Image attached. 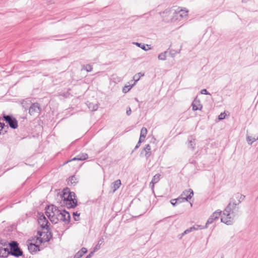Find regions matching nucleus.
Returning <instances> with one entry per match:
<instances>
[{"label": "nucleus", "instance_id": "f257e3e1", "mask_svg": "<svg viewBox=\"0 0 258 258\" xmlns=\"http://www.w3.org/2000/svg\"><path fill=\"white\" fill-rule=\"evenodd\" d=\"M46 214L50 221L54 224L59 221H63L65 223H68L70 220V215L66 210H58L53 205L48 206L46 208Z\"/></svg>", "mask_w": 258, "mask_h": 258}, {"label": "nucleus", "instance_id": "f03ea898", "mask_svg": "<svg viewBox=\"0 0 258 258\" xmlns=\"http://www.w3.org/2000/svg\"><path fill=\"white\" fill-rule=\"evenodd\" d=\"M236 203L231 202L228 204L221 216V221L222 222L227 225H231L234 222L236 216Z\"/></svg>", "mask_w": 258, "mask_h": 258}, {"label": "nucleus", "instance_id": "7ed1b4c3", "mask_svg": "<svg viewBox=\"0 0 258 258\" xmlns=\"http://www.w3.org/2000/svg\"><path fill=\"white\" fill-rule=\"evenodd\" d=\"M38 233L39 234V237L37 238L35 243L33 242L32 240L27 242L28 249L31 253L39 251V244L48 241L51 237L50 232L49 234H45V232H38Z\"/></svg>", "mask_w": 258, "mask_h": 258}, {"label": "nucleus", "instance_id": "20e7f679", "mask_svg": "<svg viewBox=\"0 0 258 258\" xmlns=\"http://www.w3.org/2000/svg\"><path fill=\"white\" fill-rule=\"evenodd\" d=\"M63 204L68 208H73L77 205V200L75 198V194L70 192L68 189H64L61 195Z\"/></svg>", "mask_w": 258, "mask_h": 258}, {"label": "nucleus", "instance_id": "39448f33", "mask_svg": "<svg viewBox=\"0 0 258 258\" xmlns=\"http://www.w3.org/2000/svg\"><path fill=\"white\" fill-rule=\"evenodd\" d=\"M188 11L186 8H181L180 10H176L173 14V17H175V19H178V17L181 19L185 18L188 15Z\"/></svg>", "mask_w": 258, "mask_h": 258}, {"label": "nucleus", "instance_id": "423d86ee", "mask_svg": "<svg viewBox=\"0 0 258 258\" xmlns=\"http://www.w3.org/2000/svg\"><path fill=\"white\" fill-rule=\"evenodd\" d=\"M221 214V211L220 210H217V211H215L214 213H213V214L208 219L205 228H207L208 224H212L215 220H216V219H218L219 218V216H220ZM198 227H199L200 228V229L204 228V227H200V226H198Z\"/></svg>", "mask_w": 258, "mask_h": 258}, {"label": "nucleus", "instance_id": "0eeeda50", "mask_svg": "<svg viewBox=\"0 0 258 258\" xmlns=\"http://www.w3.org/2000/svg\"><path fill=\"white\" fill-rule=\"evenodd\" d=\"M38 222L40 226L43 228V229H46L47 230V228L48 227V222L47 220L46 217L44 216L43 214H39V216L38 218ZM49 234L48 231H47L46 234Z\"/></svg>", "mask_w": 258, "mask_h": 258}, {"label": "nucleus", "instance_id": "6e6552de", "mask_svg": "<svg viewBox=\"0 0 258 258\" xmlns=\"http://www.w3.org/2000/svg\"><path fill=\"white\" fill-rule=\"evenodd\" d=\"M5 120L8 123L9 125L12 128H16L18 127V122L17 120L10 115H5Z\"/></svg>", "mask_w": 258, "mask_h": 258}, {"label": "nucleus", "instance_id": "1a4fd4ad", "mask_svg": "<svg viewBox=\"0 0 258 258\" xmlns=\"http://www.w3.org/2000/svg\"><path fill=\"white\" fill-rule=\"evenodd\" d=\"M171 12L169 10H166L162 13H161V17L163 20L167 22L174 21V17L171 18Z\"/></svg>", "mask_w": 258, "mask_h": 258}, {"label": "nucleus", "instance_id": "9d476101", "mask_svg": "<svg viewBox=\"0 0 258 258\" xmlns=\"http://www.w3.org/2000/svg\"><path fill=\"white\" fill-rule=\"evenodd\" d=\"M194 196V192L191 189L184 190L180 195L186 201H188Z\"/></svg>", "mask_w": 258, "mask_h": 258}, {"label": "nucleus", "instance_id": "9b49d317", "mask_svg": "<svg viewBox=\"0 0 258 258\" xmlns=\"http://www.w3.org/2000/svg\"><path fill=\"white\" fill-rule=\"evenodd\" d=\"M40 110V107L38 103H33L30 107L29 112L31 115H34L36 113H39Z\"/></svg>", "mask_w": 258, "mask_h": 258}, {"label": "nucleus", "instance_id": "f8f14e48", "mask_svg": "<svg viewBox=\"0 0 258 258\" xmlns=\"http://www.w3.org/2000/svg\"><path fill=\"white\" fill-rule=\"evenodd\" d=\"M192 109L194 111L201 110L203 105L201 103L200 100L196 97L192 102Z\"/></svg>", "mask_w": 258, "mask_h": 258}, {"label": "nucleus", "instance_id": "ddd939ff", "mask_svg": "<svg viewBox=\"0 0 258 258\" xmlns=\"http://www.w3.org/2000/svg\"><path fill=\"white\" fill-rule=\"evenodd\" d=\"M145 153V157L148 159L151 155V148L149 144H147L144 148L141 154Z\"/></svg>", "mask_w": 258, "mask_h": 258}, {"label": "nucleus", "instance_id": "4468645a", "mask_svg": "<svg viewBox=\"0 0 258 258\" xmlns=\"http://www.w3.org/2000/svg\"><path fill=\"white\" fill-rule=\"evenodd\" d=\"M121 184V183L120 179H117L112 182L110 185V188L112 189V192H114L117 189H118Z\"/></svg>", "mask_w": 258, "mask_h": 258}, {"label": "nucleus", "instance_id": "2eb2a0df", "mask_svg": "<svg viewBox=\"0 0 258 258\" xmlns=\"http://www.w3.org/2000/svg\"><path fill=\"white\" fill-rule=\"evenodd\" d=\"M10 254V250L8 247H0V256L6 257Z\"/></svg>", "mask_w": 258, "mask_h": 258}, {"label": "nucleus", "instance_id": "dca6fc26", "mask_svg": "<svg viewBox=\"0 0 258 258\" xmlns=\"http://www.w3.org/2000/svg\"><path fill=\"white\" fill-rule=\"evenodd\" d=\"M10 254L12 255H14L16 256H19L22 254V252L19 248V247L15 248L11 250H10Z\"/></svg>", "mask_w": 258, "mask_h": 258}, {"label": "nucleus", "instance_id": "f3484780", "mask_svg": "<svg viewBox=\"0 0 258 258\" xmlns=\"http://www.w3.org/2000/svg\"><path fill=\"white\" fill-rule=\"evenodd\" d=\"M160 174H156L152 178L151 182H150V186L152 189L154 188V184L157 183L160 180Z\"/></svg>", "mask_w": 258, "mask_h": 258}, {"label": "nucleus", "instance_id": "a211bd4d", "mask_svg": "<svg viewBox=\"0 0 258 258\" xmlns=\"http://www.w3.org/2000/svg\"><path fill=\"white\" fill-rule=\"evenodd\" d=\"M88 158V155L86 153H82L78 156H77L76 157L74 158L72 160H84Z\"/></svg>", "mask_w": 258, "mask_h": 258}, {"label": "nucleus", "instance_id": "6ab92c4d", "mask_svg": "<svg viewBox=\"0 0 258 258\" xmlns=\"http://www.w3.org/2000/svg\"><path fill=\"white\" fill-rule=\"evenodd\" d=\"M133 44H135L137 46L140 47L141 49L145 51L151 49V48L149 47V45L148 44L145 45V44H142V43H140L138 42H133Z\"/></svg>", "mask_w": 258, "mask_h": 258}, {"label": "nucleus", "instance_id": "aec40b11", "mask_svg": "<svg viewBox=\"0 0 258 258\" xmlns=\"http://www.w3.org/2000/svg\"><path fill=\"white\" fill-rule=\"evenodd\" d=\"M147 134V130L146 127H143L142 128L140 133V139L144 141Z\"/></svg>", "mask_w": 258, "mask_h": 258}, {"label": "nucleus", "instance_id": "412c9836", "mask_svg": "<svg viewBox=\"0 0 258 258\" xmlns=\"http://www.w3.org/2000/svg\"><path fill=\"white\" fill-rule=\"evenodd\" d=\"M195 139H193L192 137H190L188 139V147L191 148L192 150H194L196 146L195 142Z\"/></svg>", "mask_w": 258, "mask_h": 258}, {"label": "nucleus", "instance_id": "4be33fe9", "mask_svg": "<svg viewBox=\"0 0 258 258\" xmlns=\"http://www.w3.org/2000/svg\"><path fill=\"white\" fill-rule=\"evenodd\" d=\"M256 140H258V137H252L251 136H246V141L249 145H251L253 143H254Z\"/></svg>", "mask_w": 258, "mask_h": 258}, {"label": "nucleus", "instance_id": "5701e85b", "mask_svg": "<svg viewBox=\"0 0 258 258\" xmlns=\"http://www.w3.org/2000/svg\"><path fill=\"white\" fill-rule=\"evenodd\" d=\"M167 52L164 51V52L161 53L158 55V58L159 60H165L166 59V54Z\"/></svg>", "mask_w": 258, "mask_h": 258}, {"label": "nucleus", "instance_id": "b1692460", "mask_svg": "<svg viewBox=\"0 0 258 258\" xmlns=\"http://www.w3.org/2000/svg\"><path fill=\"white\" fill-rule=\"evenodd\" d=\"M135 84H133L132 85H125L123 89H122V92L124 93H127V92H128L133 87V86Z\"/></svg>", "mask_w": 258, "mask_h": 258}, {"label": "nucleus", "instance_id": "393cba45", "mask_svg": "<svg viewBox=\"0 0 258 258\" xmlns=\"http://www.w3.org/2000/svg\"><path fill=\"white\" fill-rule=\"evenodd\" d=\"M69 181L71 182V183L72 184H75L78 182V179L76 176L74 175V176H71L69 178Z\"/></svg>", "mask_w": 258, "mask_h": 258}, {"label": "nucleus", "instance_id": "a878e982", "mask_svg": "<svg viewBox=\"0 0 258 258\" xmlns=\"http://www.w3.org/2000/svg\"><path fill=\"white\" fill-rule=\"evenodd\" d=\"M143 76H144V74H142L141 73H139L137 74L136 75H135V76L134 77V79L135 80L134 84H135L136 83L140 80V78Z\"/></svg>", "mask_w": 258, "mask_h": 258}, {"label": "nucleus", "instance_id": "bb28decb", "mask_svg": "<svg viewBox=\"0 0 258 258\" xmlns=\"http://www.w3.org/2000/svg\"><path fill=\"white\" fill-rule=\"evenodd\" d=\"M9 244L10 247V250L14 249L15 248L18 247V244L16 241H12L11 242L9 243Z\"/></svg>", "mask_w": 258, "mask_h": 258}, {"label": "nucleus", "instance_id": "cd10ccee", "mask_svg": "<svg viewBox=\"0 0 258 258\" xmlns=\"http://www.w3.org/2000/svg\"><path fill=\"white\" fill-rule=\"evenodd\" d=\"M88 107L89 109L92 111L96 110L98 108V106L97 104H92L91 103L89 104Z\"/></svg>", "mask_w": 258, "mask_h": 258}, {"label": "nucleus", "instance_id": "c85d7f7f", "mask_svg": "<svg viewBox=\"0 0 258 258\" xmlns=\"http://www.w3.org/2000/svg\"><path fill=\"white\" fill-rule=\"evenodd\" d=\"M103 242V239H100L98 242V244L97 245L95 246V248H94V251H96V250H97L98 249H99V246L100 245H101Z\"/></svg>", "mask_w": 258, "mask_h": 258}, {"label": "nucleus", "instance_id": "c756f323", "mask_svg": "<svg viewBox=\"0 0 258 258\" xmlns=\"http://www.w3.org/2000/svg\"><path fill=\"white\" fill-rule=\"evenodd\" d=\"M84 69L88 72H90L92 71V67L90 64H87L84 67Z\"/></svg>", "mask_w": 258, "mask_h": 258}, {"label": "nucleus", "instance_id": "7c9ffc66", "mask_svg": "<svg viewBox=\"0 0 258 258\" xmlns=\"http://www.w3.org/2000/svg\"><path fill=\"white\" fill-rule=\"evenodd\" d=\"M226 116V114L225 112L221 113L218 116V119L219 120H222L225 118Z\"/></svg>", "mask_w": 258, "mask_h": 258}, {"label": "nucleus", "instance_id": "2f4dec72", "mask_svg": "<svg viewBox=\"0 0 258 258\" xmlns=\"http://www.w3.org/2000/svg\"><path fill=\"white\" fill-rule=\"evenodd\" d=\"M175 201L177 202V203H181V202L185 201L184 199L181 196L179 197L177 199H175Z\"/></svg>", "mask_w": 258, "mask_h": 258}, {"label": "nucleus", "instance_id": "473e14b6", "mask_svg": "<svg viewBox=\"0 0 258 258\" xmlns=\"http://www.w3.org/2000/svg\"><path fill=\"white\" fill-rule=\"evenodd\" d=\"M201 93L202 94L210 95V93H209L206 89H202L201 91Z\"/></svg>", "mask_w": 258, "mask_h": 258}, {"label": "nucleus", "instance_id": "72a5a7b5", "mask_svg": "<svg viewBox=\"0 0 258 258\" xmlns=\"http://www.w3.org/2000/svg\"><path fill=\"white\" fill-rule=\"evenodd\" d=\"M190 232H191V230H190V229H189V228L187 229L183 232V233H182L181 236H180V238H181L182 237V236H183L184 235H185L188 233H189Z\"/></svg>", "mask_w": 258, "mask_h": 258}, {"label": "nucleus", "instance_id": "f704fd0d", "mask_svg": "<svg viewBox=\"0 0 258 258\" xmlns=\"http://www.w3.org/2000/svg\"><path fill=\"white\" fill-rule=\"evenodd\" d=\"M143 141H144L143 140H142L139 139V141L138 142L137 145L136 146V147L135 148V149L136 150V149H138L140 147L141 143L142 142H143Z\"/></svg>", "mask_w": 258, "mask_h": 258}, {"label": "nucleus", "instance_id": "c9c22d12", "mask_svg": "<svg viewBox=\"0 0 258 258\" xmlns=\"http://www.w3.org/2000/svg\"><path fill=\"white\" fill-rule=\"evenodd\" d=\"M80 251L82 252V253L85 254L87 252V249L85 247H83Z\"/></svg>", "mask_w": 258, "mask_h": 258}, {"label": "nucleus", "instance_id": "e433bc0d", "mask_svg": "<svg viewBox=\"0 0 258 258\" xmlns=\"http://www.w3.org/2000/svg\"><path fill=\"white\" fill-rule=\"evenodd\" d=\"M132 112L131 109L130 107L128 108V109L126 110V114L127 115H131Z\"/></svg>", "mask_w": 258, "mask_h": 258}, {"label": "nucleus", "instance_id": "4c0bfd02", "mask_svg": "<svg viewBox=\"0 0 258 258\" xmlns=\"http://www.w3.org/2000/svg\"><path fill=\"white\" fill-rule=\"evenodd\" d=\"M177 203V202L175 201V199H173L171 201V204L173 205V206H175L176 205V204Z\"/></svg>", "mask_w": 258, "mask_h": 258}, {"label": "nucleus", "instance_id": "58836bf2", "mask_svg": "<svg viewBox=\"0 0 258 258\" xmlns=\"http://www.w3.org/2000/svg\"><path fill=\"white\" fill-rule=\"evenodd\" d=\"M189 229H190L191 232L192 231H193L194 230H197L198 228H196L195 226H193V227L189 228Z\"/></svg>", "mask_w": 258, "mask_h": 258}, {"label": "nucleus", "instance_id": "ea45409f", "mask_svg": "<svg viewBox=\"0 0 258 258\" xmlns=\"http://www.w3.org/2000/svg\"><path fill=\"white\" fill-rule=\"evenodd\" d=\"M93 251L91 252L89 254H88L86 258H90L91 257V255L93 254Z\"/></svg>", "mask_w": 258, "mask_h": 258}, {"label": "nucleus", "instance_id": "a19ab883", "mask_svg": "<svg viewBox=\"0 0 258 258\" xmlns=\"http://www.w3.org/2000/svg\"><path fill=\"white\" fill-rule=\"evenodd\" d=\"M81 257L80 256V255H79V254L78 253H77L75 256H74V258H80Z\"/></svg>", "mask_w": 258, "mask_h": 258}, {"label": "nucleus", "instance_id": "79ce46f5", "mask_svg": "<svg viewBox=\"0 0 258 258\" xmlns=\"http://www.w3.org/2000/svg\"><path fill=\"white\" fill-rule=\"evenodd\" d=\"M77 253L79 254L80 257H82L84 254L83 253H82V252L81 251H78Z\"/></svg>", "mask_w": 258, "mask_h": 258}, {"label": "nucleus", "instance_id": "37998d69", "mask_svg": "<svg viewBox=\"0 0 258 258\" xmlns=\"http://www.w3.org/2000/svg\"><path fill=\"white\" fill-rule=\"evenodd\" d=\"M73 215H74V216H80V214H79V213L78 214L77 212H76V213H73Z\"/></svg>", "mask_w": 258, "mask_h": 258}, {"label": "nucleus", "instance_id": "c03bdc74", "mask_svg": "<svg viewBox=\"0 0 258 258\" xmlns=\"http://www.w3.org/2000/svg\"><path fill=\"white\" fill-rule=\"evenodd\" d=\"M75 220L76 221L78 220V219H77L75 217Z\"/></svg>", "mask_w": 258, "mask_h": 258}]
</instances>
